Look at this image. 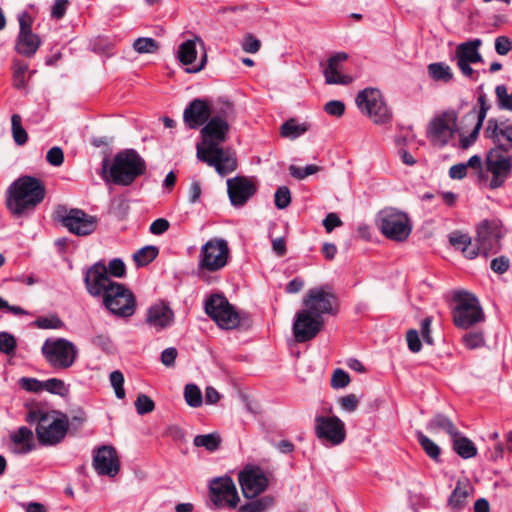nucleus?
<instances>
[{"label":"nucleus","instance_id":"obj_35","mask_svg":"<svg viewBox=\"0 0 512 512\" xmlns=\"http://www.w3.org/2000/svg\"><path fill=\"white\" fill-rule=\"evenodd\" d=\"M11 440L15 444V452L25 454L34 448L33 433L25 426L20 427L11 435Z\"/></svg>","mask_w":512,"mask_h":512},{"label":"nucleus","instance_id":"obj_13","mask_svg":"<svg viewBox=\"0 0 512 512\" xmlns=\"http://www.w3.org/2000/svg\"><path fill=\"white\" fill-rule=\"evenodd\" d=\"M229 256V247L226 240L212 238L200 250L198 268L209 272H216L224 268Z\"/></svg>","mask_w":512,"mask_h":512},{"label":"nucleus","instance_id":"obj_20","mask_svg":"<svg viewBox=\"0 0 512 512\" xmlns=\"http://www.w3.org/2000/svg\"><path fill=\"white\" fill-rule=\"evenodd\" d=\"M84 283L91 296L102 298L117 282L110 279L105 263L98 261L86 270Z\"/></svg>","mask_w":512,"mask_h":512},{"label":"nucleus","instance_id":"obj_45","mask_svg":"<svg viewBox=\"0 0 512 512\" xmlns=\"http://www.w3.org/2000/svg\"><path fill=\"white\" fill-rule=\"evenodd\" d=\"M184 398L190 407H200L203 403L201 390L195 384H187L184 388Z\"/></svg>","mask_w":512,"mask_h":512},{"label":"nucleus","instance_id":"obj_18","mask_svg":"<svg viewBox=\"0 0 512 512\" xmlns=\"http://www.w3.org/2000/svg\"><path fill=\"white\" fill-rule=\"evenodd\" d=\"M209 492L212 503L219 508L235 509L240 502L236 485L229 476L212 479Z\"/></svg>","mask_w":512,"mask_h":512},{"label":"nucleus","instance_id":"obj_16","mask_svg":"<svg viewBox=\"0 0 512 512\" xmlns=\"http://www.w3.org/2000/svg\"><path fill=\"white\" fill-rule=\"evenodd\" d=\"M486 167L492 174L489 187L497 189L503 186L512 173L511 151L491 148L486 154Z\"/></svg>","mask_w":512,"mask_h":512},{"label":"nucleus","instance_id":"obj_53","mask_svg":"<svg viewBox=\"0 0 512 512\" xmlns=\"http://www.w3.org/2000/svg\"><path fill=\"white\" fill-rule=\"evenodd\" d=\"M464 345L468 349H476L484 345L483 333L480 331L469 332L462 337Z\"/></svg>","mask_w":512,"mask_h":512},{"label":"nucleus","instance_id":"obj_55","mask_svg":"<svg viewBox=\"0 0 512 512\" xmlns=\"http://www.w3.org/2000/svg\"><path fill=\"white\" fill-rule=\"evenodd\" d=\"M106 267L109 277L114 276L117 278H122L126 273L125 263L119 258L112 259Z\"/></svg>","mask_w":512,"mask_h":512},{"label":"nucleus","instance_id":"obj_4","mask_svg":"<svg viewBox=\"0 0 512 512\" xmlns=\"http://www.w3.org/2000/svg\"><path fill=\"white\" fill-rule=\"evenodd\" d=\"M103 179L120 186L131 185L146 172V162L134 149L118 152L109 166L107 159L102 162Z\"/></svg>","mask_w":512,"mask_h":512},{"label":"nucleus","instance_id":"obj_60","mask_svg":"<svg viewBox=\"0 0 512 512\" xmlns=\"http://www.w3.org/2000/svg\"><path fill=\"white\" fill-rule=\"evenodd\" d=\"M47 162L52 166H60L63 164L64 161V153L63 150L58 147H52L46 155Z\"/></svg>","mask_w":512,"mask_h":512},{"label":"nucleus","instance_id":"obj_7","mask_svg":"<svg viewBox=\"0 0 512 512\" xmlns=\"http://www.w3.org/2000/svg\"><path fill=\"white\" fill-rule=\"evenodd\" d=\"M55 220L61 223L68 231L77 236H87L92 234L98 224L95 216L87 214L85 211L65 206H58L55 210Z\"/></svg>","mask_w":512,"mask_h":512},{"label":"nucleus","instance_id":"obj_27","mask_svg":"<svg viewBox=\"0 0 512 512\" xmlns=\"http://www.w3.org/2000/svg\"><path fill=\"white\" fill-rule=\"evenodd\" d=\"M348 59L345 52H338L328 59L327 66L323 70L325 81L327 84H350L353 78L347 74H343V64Z\"/></svg>","mask_w":512,"mask_h":512},{"label":"nucleus","instance_id":"obj_52","mask_svg":"<svg viewBox=\"0 0 512 512\" xmlns=\"http://www.w3.org/2000/svg\"><path fill=\"white\" fill-rule=\"evenodd\" d=\"M319 170H320L319 166L314 165V164L307 165L304 168L298 167L295 165H290V167H289L290 175L299 180H302L309 175H313V174L317 173Z\"/></svg>","mask_w":512,"mask_h":512},{"label":"nucleus","instance_id":"obj_29","mask_svg":"<svg viewBox=\"0 0 512 512\" xmlns=\"http://www.w3.org/2000/svg\"><path fill=\"white\" fill-rule=\"evenodd\" d=\"M146 321L150 326L159 331L173 323L174 312L168 303L159 301L148 309Z\"/></svg>","mask_w":512,"mask_h":512},{"label":"nucleus","instance_id":"obj_23","mask_svg":"<svg viewBox=\"0 0 512 512\" xmlns=\"http://www.w3.org/2000/svg\"><path fill=\"white\" fill-rule=\"evenodd\" d=\"M239 483L243 496L251 499L266 490L268 478L259 467L246 468L239 473Z\"/></svg>","mask_w":512,"mask_h":512},{"label":"nucleus","instance_id":"obj_54","mask_svg":"<svg viewBox=\"0 0 512 512\" xmlns=\"http://www.w3.org/2000/svg\"><path fill=\"white\" fill-rule=\"evenodd\" d=\"M275 206L278 209H285L291 202L290 190L286 186H280L274 195Z\"/></svg>","mask_w":512,"mask_h":512},{"label":"nucleus","instance_id":"obj_12","mask_svg":"<svg viewBox=\"0 0 512 512\" xmlns=\"http://www.w3.org/2000/svg\"><path fill=\"white\" fill-rule=\"evenodd\" d=\"M205 312L223 329H235L240 324L239 314L223 295H211L205 301Z\"/></svg>","mask_w":512,"mask_h":512},{"label":"nucleus","instance_id":"obj_49","mask_svg":"<svg viewBox=\"0 0 512 512\" xmlns=\"http://www.w3.org/2000/svg\"><path fill=\"white\" fill-rule=\"evenodd\" d=\"M109 380L115 391L116 397L118 399H123L125 397L123 373L119 370L112 371L109 375Z\"/></svg>","mask_w":512,"mask_h":512},{"label":"nucleus","instance_id":"obj_32","mask_svg":"<svg viewBox=\"0 0 512 512\" xmlns=\"http://www.w3.org/2000/svg\"><path fill=\"white\" fill-rule=\"evenodd\" d=\"M451 441L454 452L461 458L470 459L477 455L475 444L460 431L457 432V436L451 438Z\"/></svg>","mask_w":512,"mask_h":512},{"label":"nucleus","instance_id":"obj_64","mask_svg":"<svg viewBox=\"0 0 512 512\" xmlns=\"http://www.w3.org/2000/svg\"><path fill=\"white\" fill-rule=\"evenodd\" d=\"M406 340L411 352L417 353L421 350L422 344L417 330H409L406 334Z\"/></svg>","mask_w":512,"mask_h":512},{"label":"nucleus","instance_id":"obj_8","mask_svg":"<svg viewBox=\"0 0 512 512\" xmlns=\"http://www.w3.org/2000/svg\"><path fill=\"white\" fill-rule=\"evenodd\" d=\"M41 352L46 361L56 369L71 367L78 354L77 347L65 338L47 339Z\"/></svg>","mask_w":512,"mask_h":512},{"label":"nucleus","instance_id":"obj_42","mask_svg":"<svg viewBox=\"0 0 512 512\" xmlns=\"http://www.w3.org/2000/svg\"><path fill=\"white\" fill-rule=\"evenodd\" d=\"M193 444L196 447H204L209 452H214L220 447L221 437L217 433L197 435L193 440Z\"/></svg>","mask_w":512,"mask_h":512},{"label":"nucleus","instance_id":"obj_59","mask_svg":"<svg viewBox=\"0 0 512 512\" xmlns=\"http://www.w3.org/2000/svg\"><path fill=\"white\" fill-rule=\"evenodd\" d=\"M20 386L28 392H41L43 391L44 381L35 378L23 377L20 379Z\"/></svg>","mask_w":512,"mask_h":512},{"label":"nucleus","instance_id":"obj_26","mask_svg":"<svg viewBox=\"0 0 512 512\" xmlns=\"http://www.w3.org/2000/svg\"><path fill=\"white\" fill-rule=\"evenodd\" d=\"M228 195L232 205H244L256 192L255 185L245 177L227 180Z\"/></svg>","mask_w":512,"mask_h":512},{"label":"nucleus","instance_id":"obj_25","mask_svg":"<svg viewBox=\"0 0 512 512\" xmlns=\"http://www.w3.org/2000/svg\"><path fill=\"white\" fill-rule=\"evenodd\" d=\"M211 116V104L207 99L196 98L185 108L183 121L190 129L203 126Z\"/></svg>","mask_w":512,"mask_h":512},{"label":"nucleus","instance_id":"obj_5","mask_svg":"<svg viewBox=\"0 0 512 512\" xmlns=\"http://www.w3.org/2000/svg\"><path fill=\"white\" fill-rule=\"evenodd\" d=\"M455 306L452 317L455 326L469 329L485 321V314L478 298L469 292H457L454 295Z\"/></svg>","mask_w":512,"mask_h":512},{"label":"nucleus","instance_id":"obj_40","mask_svg":"<svg viewBox=\"0 0 512 512\" xmlns=\"http://www.w3.org/2000/svg\"><path fill=\"white\" fill-rule=\"evenodd\" d=\"M273 505L274 498L266 495L241 505L238 512H266Z\"/></svg>","mask_w":512,"mask_h":512},{"label":"nucleus","instance_id":"obj_9","mask_svg":"<svg viewBox=\"0 0 512 512\" xmlns=\"http://www.w3.org/2000/svg\"><path fill=\"white\" fill-rule=\"evenodd\" d=\"M304 309L316 316L335 315L338 298L328 285L311 288L303 298Z\"/></svg>","mask_w":512,"mask_h":512},{"label":"nucleus","instance_id":"obj_41","mask_svg":"<svg viewBox=\"0 0 512 512\" xmlns=\"http://www.w3.org/2000/svg\"><path fill=\"white\" fill-rule=\"evenodd\" d=\"M235 115L234 106L229 101H218L211 105V116L210 118H220L226 123L229 122Z\"/></svg>","mask_w":512,"mask_h":512},{"label":"nucleus","instance_id":"obj_36","mask_svg":"<svg viewBox=\"0 0 512 512\" xmlns=\"http://www.w3.org/2000/svg\"><path fill=\"white\" fill-rule=\"evenodd\" d=\"M427 430L432 433H437L439 431L446 432L451 438L453 436H457V432L459 431L457 427L454 425L451 419H449L444 414L438 413L426 425Z\"/></svg>","mask_w":512,"mask_h":512},{"label":"nucleus","instance_id":"obj_15","mask_svg":"<svg viewBox=\"0 0 512 512\" xmlns=\"http://www.w3.org/2000/svg\"><path fill=\"white\" fill-rule=\"evenodd\" d=\"M458 115L454 110H447L436 116L429 124L427 137L434 146L444 147L457 132Z\"/></svg>","mask_w":512,"mask_h":512},{"label":"nucleus","instance_id":"obj_2","mask_svg":"<svg viewBox=\"0 0 512 512\" xmlns=\"http://www.w3.org/2000/svg\"><path fill=\"white\" fill-rule=\"evenodd\" d=\"M26 421L30 425H36L37 439L44 446L60 443L69 429V418L66 414L40 405L29 409Z\"/></svg>","mask_w":512,"mask_h":512},{"label":"nucleus","instance_id":"obj_14","mask_svg":"<svg viewBox=\"0 0 512 512\" xmlns=\"http://www.w3.org/2000/svg\"><path fill=\"white\" fill-rule=\"evenodd\" d=\"M481 46L480 38L468 40L456 46L453 59L464 77L472 80L478 79L479 73L471 67V64L483 63L484 59L479 51Z\"/></svg>","mask_w":512,"mask_h":512},{"label":"nucleus","instance_id":"obj_17","mask_svg":"<svg viewBox=\"0 0 512 512\" xmlns=\"http://www.w3.org/2000/svg\"><path fill=\"white\" fill-rule=\"evenodd\" d=\"M501 225L496 220H484L477 227V236L474 247L478 255L488 257L495 254L500 249V239L502 238Z\"/></svg>","mask_w":512,"mask_h":512},{"label":"nucleus","instance_id":"obj_58","mask_svg":"<svg viewBox=\"0 0 512 512\" xmlns=\"http://www.w3.org/2000/svg\"><path fill=\"white\" fill-rule=\"evenodd\" d=\"M65 384L62 380L51 378L44 381L43 391H48L53 394L63 395L65 392Z\"/></svg>","mask_w":512,"mask_h":512},{"label":"nucleus","instance_id":"obj_51","mask_svg":"<svg viewBox=\"0 0 512 512\" xmlns=\"http://www.w3.org/2000/svg\"><path fill=\"white\" fill-rule=\"evenodd\" d=\"M135 408L139 415H145L155 409V403L149 396L139 394L135 400Z\"/></svg>","mask_w":512,"mask_h":512},{"label":"nucleus","instance_id":"obj_33","mask_svg":"<svg viewBox=\"0 0 512 512\" xmlns=\"http://www.w3.org/2000/svg\"><path fill=\"white\" fill-rule=\"evenodd\" d=\"M449 242L454 248L461 250L469 259H474L478 256L474 243H472L471 237L468 234L459 231L452 232L449 236Z\"/></svg>","mask_w":512,"mask_h":512},{"label":"nucleus","instance_id":"obj_47","mask_svg":"<svg viewBox=\"0 0 512 512\" xmlns=\"http://www.w3.org/2000/svg\"><path fill=\"white\" fill-rule=\"evenodd\" d=\"M35 325L40 329H62L65 326L64 322L56 314L37 318Z\"/></svg>","mask_w":512,"mask_h":512},{"label":"nucleus","instance_id":"obj_1","mask_svg":"<svg viewBox=\"0 0 512 512\" xmlns=\"http://www.w3.org/2000/svg\"><path fill=\"white\" fill-rule=\"evenodd\" d=\"M229 129V123L224 120L209 118L201 130L203 142L197 145V158L214 167L221 176L237 168V161L233 154L221 147L227 139Z\"/></svg>","mask_w":512,"mask_h":512},{"label":"nucleus","instance_id":"obj_24","mask_svg":"<svg viewBox=\"0 0 512 512\" xmlns=\"http://www.w3.org/2000/svg\"><path fill=\"white\" fill-rule=\"evenodd\" d=\"M93 467L99 475L114 477L120 470V463L114 447L104 445L93 457Z\"/></svg>","mask_w":512,"mask_h":512},{"label":"nucleus","instance_id":"obj_34","mask_svg":"<svg viewBox=\"0 0 512 512\" xmlns=\"http://www.w3.org/2000/svg\"><path fill=\"white\" fill-rule=\"evenodd\" d=\"M40 44L41 41L38 35L32 32L19 33L16 43V50L18 53L24 56L31 57L36 53Z\"/></svg>","mask_w":512,"mask_h":512},{"label":"nucleus","instance_id":"obj_10","mask_svg":"<svg viewBox=\"0 0 512 512\" xmlns=\"http://www.w3.org/2000/svg\"><path fill=\"white\" fill-rule=\"evenodd\" d=\"M104 306L118 317H131L136 310V299L133 292L122 283H116L102 297Z\"/></svg>","mask_w":512,"mask_h":512},{"label":"nucleus","instance_id":"obj_22","mask_svg":"<svg viewBox=\"0 0 512 512\" xmlns=\"http://www.w3.org/2000/svg\"><path fill=\"white\" fill-rule=\"evenodd\" d=\"M315 433L318 439L331 445L341 444L346 437L345 425L337 416H317Z\"/></svg>","mask_w":512,"mask_h":512},{"label":"nucleus","instance_id":"obj_57","mask_svg":"<svg viewBox=\"0 0 512 512\" xmlns=\"http://www.w3.org/2000/svg\"><path fill=\"white\" fill-rule=\"evenodd\" d=\"M28 69L27 64L15 63L14 64V86L17 89H21L25 86V73Z\"/></svg>","mask_w":512,"mask_h":512},{"label":"nucleus","instance_id":"obj_48","mask_svg":"<svg viewBox=\"0 0 512 512\" xmlns=\"http://www.w3.org/2000/svg\"><path fill=\"white\" fill-rule=\"evenodd\" d=\"M133 48L138 53H155L159 44L153 38H138L133 43Z\"/></svg>","mask_w":512,"mask_h":512},{"label":"nucleus","instance_id":"obj_19","mask_svg":"<svg viewBox=\"0 0 512 512\" xmlns=\"http://www.w3.org/2000/svg\"><path fill=\"white\" fill-rule=\"evenodd\" d=\"M324 318L302 309L295 315L293 334L299 343L314 339L324 326Z\"/></svg>","mask_w":512,"mask_h":512},{"label":"nucleus","instance_id":"obj_30","mask_svg":"<svg viewBox=\"0 0 512 512\" xmlns=\"http://www.w3.org/2000/svg\"><path fill=\"white\" fill-rule=\"evenodd\" d=\"M473 487L468 479L459 480L448 498V505L454 511H461L468 503V497L472 494Z\"/></svg>","mask_w":512,"mask_h":512},{"label":"nucleus","instance_id":"obj_3","mask_svg":"<svg viewBox=\"0 0 512 512\" xmlns=\"http://www.w3.org/2000/svg\"><path fill=\"white\" fill-rule=\"evenodd\" d=\"M43 182L33 176H22L7 190V209L16 217H21L41 203L45 197Z\"/></svg>","mask_w":512,"mask_h":512},{"label":"nucleus","instance_id":"obj_37","mask_svg":"<svg viewBox=\"0 0 512 512\" xmlns=\"http://www.w3.org/2000/svg\"><path fill=\"white\" fill-rule=\"evenodd\" d=\"M309 127V124L298 123L294 118H291L282 124L280 133L282 137L293 140L306 133Z\"/></svg>","mask_w":512,"mask_h":512},{"label":"nucleus","instance_id":"obj_6","mask_svg":"<svg viewBox=\"0 0 512 512\" xmlns=\"http://www.w3.org/2000/svg\"><path fill=\"white\" fill-rule=\"evenodd\" d=\"M376 225L388 239L403 242L411 231L412 226L406 213L395 208H385L376 217Z\"/></svg>","mask_w":512,"mask_h":512},{"label":"nucleus","instance_id":"obj_62","mask_svg":"<svg viewBox=\"0 0 512 512\" xmlns=\"http://www.w3.org/2000/svg\"><path fill=\"white\" fill-rule=\"evenodd\" d=\"M495 50L499 55H507L512 50V40L507 36H498L495 39Z\"/></svg>","mask_w":512,"mask_h":512},{"label":"nucleus","instance_id":"obj_38","mask_svg":"<svg viewBox=\"0 0 512 512\" xmlns=\"http://www.w3.org/2000/svg\"><path fill=\"white\" fill-rule=\"evenodd\" d=\"M428 74L435 81L448 83L453 79V72L444 62H434L428 65Z\"/></svg>","mask_w":512,"mask_h":512},{"label":"nucleus","instance_id":"obj_44","mask_svg":"<svg viewBox=\"0 0 512 512\" xmlns=\"http://www.w3.org/2000/svg\"><path fill=\"white\" fill-rule=\"evenodd\" d=\"M12 137L14 142L22 146L28 141V134L22 126V118L19 114H13L11 117Z\"/></svg>","mask_w":512,"mask_h":512},{"label":"nucleus","instance_id":"obj_56","mask_svg":"<svg viewBox=\"0 0 512 512\" xmlns=\"http://www.w3.org/2000/svg\"><path fill=\"white\" fill-rule=\"evenodd\" d=\"M350 382V377L347 372L342 369H336L331 378V386L339 389L346 387Z\"/></svg>","mask_w":512,"mask_h":512},{"label":"nucleus","instance_id":"obj_50","mask_svg":"<svg viewBox=\"0 0 512 512\" xmlns=\"http://www.w3.org/2000/svg\"><path fill=\"white\" fill-rule=\"evenodd\" d=\"M17 347L15 337L8 332H0V352L11 355L14 354Z\"/></svg>","mask_w":512,"mask_h":512},{"label":"nucleus","instance_id":"obj_28","mask_svg":"<svg viewBox=\"0 0 512 512\" xmlns=\"http://www.w3.org/2000/svg\"><path fill=\"white\" fill-rule=\"evenodd\" d=\"M196 41L200 42L202 41L200 38L196 37L195 40H187L183 42L178 49V59L183 65H191V67H188L186 71L188 73H197L200 72L206 65L207 62V55L206 53L203 54L200 61L197 64H194L197 56V50H196Z\"/></svg>","mask_w":512,"mask_h":512},{"label":"nucleus","instance_id":"obj_43","mask_svg":"<svg viewBox=\"0 0 512 512\" xmlns=\"http://www.w3.org/2000/svg\"><path fill=\"white\" fill-rule=\"evenodd\" d=\"M159 250L156 246L148 245L133 254V259L137 266H146L152 262L158 255Z\"/></svg>","mask_w":512,"mask_h":512},{"label":"nucleus","instance_id":"obj_21","mask_svg":"<svg viewBox=\"0 0 512 512\" xmlns=\"http://www.w3.org/2000/svg\"><path fill=\"white\" fill-rule=\"evenodd\" d=\"M484 137L492 142V148L512 151L511 121L508 118H489L484 128Z\"/></svg>","mask_w":512,"mask_h":512},{"label":"nucleus","instance_id":"obj_11","mask_svg":"<svg viewBox=\"0 0 512 512\" xmlns=\"http://www.w3.org/2000/svg\"><path fill=\"white\" fill-rule=\"evenodd\" d=\"M356 104L375 124H384L391 119V112L378 89L366 88L360 91L356 97Z\"/></svg>","mask_w":512,"mask_h":512},{"label":"nucleus","instance_id":"obj_31","mask_svg":"<svg viewBox=\"0 0 512 512\" xmlns=\"http://www.w3.org/2000/svg\"><path fill=\"white\" fill-rule=\"evenodd\" d=\"M477 104L478 109L474 107L463 117V120L467 122L476 120L474 128L481 130L487 113L491 108V105L488 103L487 96L485 94H480L478 96Z\"/></svg>","mask_w":512,"mask_h":512},{"label":"nucleus","instance_id":"obj_39","mask_svg":"<svg viewBox=\"0 0 512 512\" xmlns=\"http://www.w3.org/2000/svg\"><path fill=\"white\" fill-rule=\"evenodd\" d=\"M416 438L427 456L435 462H440V447L421 431H416Z\"/></svg>","mask_w":512,"mask_h":512},{"label":"nucleus","instance_id":"obj_61","mask_svg":"<svg viewBox=\"0 0 512 512\" xmlns=\"http://www.w3.org/2000/svg\"><path fill=\"white\" fill-rule=\"evenodd\" d=\"M324 111L331 116L340 117L345 112V105L342 101L331 100L325 104Z\"/></svg>","mask_w":512,"mask_h":512},{"label":"nucleus","instance_id":"obj_63","mask_svg":"<svg viewBox=\"0 0 512 512\" xmlns=\"http://www.w3.org/2000/svg\"><path fill=\"white\" fill-rule=\"evenodd\" d=\"M338 402L340 407L347 412L355 411L359 404V400L355 394H348L343 396L339 398Z\"/></svg>","mask_w":512,"mask_h":512},{"label":"nucleus","instance_id":"obj_46","mask_svg":"<svg viewBox=\"0 0 512 512\" xmlns=\"http://www.w3.org/2000/svg\"><path fill=\"white\" fill-rule=\"evenodd\" d=\"M498 107L502 110L512 111V92L508 93L505 85H498L495 88Z\"/></svg>","mask_w":512,"mask_h":512}]
</instances>
